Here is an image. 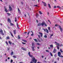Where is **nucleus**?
Wrapping results in <instances>:
<instances>
[{
	"instance_id": "obj_1",
	"label": "nucleus",
	"mask_w": 63,
	"mask_h": 63,
	"mask_svg": "<svg viewBox=\"0 0 63 63\" xmlns=\"http://www.w3.org/2000/svg\"><path fill=\"white\" fill-rule=\"evenodd\" d=\"M32 60L31 62L30 63H32L34 62V63H36L37 62V60H36V59L35 58V57H32Z\"/></svg>"
},
{
	"instance_id": "obj_2",
	"label": "nucleus",
	"mask_w": 63,
	"mask_h": 63,
	"mask_svg": "<svg viewBox=\"0 0 63 63\" xmlns=\"http://www.w3.org/2000/svg\"><path fill=\"white\" fill-rule=\"evenodd\" d=\"M42 26H43L44 25H45V26H47V24H46L45 23V22H43V23L42 24Z\"/></svg>"
},
{
	"instance_id": "obj_3",
	"label": "nucleus",
	"mask_w": 63,
	"mask_h": 63,
	"mask_svg": "<svg viewBox=\"0 0 63 63\" xmlns=\"http://www.w3.org/2000/svg\"><path fill=\"white\" fill-rule=\"evenodd\" d=\"M0 32L2 35H3H3H4V34L3 33V30H1V29H0Z\"/></svg>"
},
{
	"instance_id": "obj_4",
	"label": "nucleus",
	"mask_w": 63,
	"mask_h": 63,
	"mask_svg": "<svg viewBox=\"0 0 63 63\" xmlns=\"http://www.w3.org/2000/svg\"><path fill=\"white\" fill-rule=\"evenodd\" d=\"M56 51H57V50L56 49H55V48H54V49L53 50V52L54 53H56Z\"/></svg>"
},
{
	"instance_id": "obj_5",
	"label": "nucleus",
	"mask_w": 63,
	"mask_h": 63,
	"mask_svg": "<svg viewBox=\"0 0 63 63\" xmlns=\"http://www.w3.org/2000/svg\"><path fill=\"white\" fill-rule=\"evenodd\" d=\"M42 3L44 4V6H47V4H46V2L43 1H42Z\"/></svg>"
},
{
	"instance_id": "obj_6",
	"label": "nucleus",
	"mask_w": 63,
	"mask_h": 63,
	"mask_svg": "<svg viewBox=\"0 0 63 63\" xmlns=\"http://www.w3.org/2000/svg\"><path fill=\"white\" fill-rule=\"evenodd\" d=\"M9 8L10 9L9 10V11L11 12L12 11V8L10 6H9Z\"/></svg>"
},
{
	"instance_id": "obj_7",
	"label": "nucleus",
	"mask_w": 63,
	"mask_h": 63,
	"mask_svg": "<svg viewBox=\"0 0 63 63\" xmlns=\"http://www.w3.org/2000/svg\"><path fill=\"white\" fill-rule=\"evenodd\" d=\"M61 52H59L58 53V55L59 56L61 55Z\"/></svg>"
},
{
	"instance_id": "obj_8",
	"label": "nucleus",
	"mask_w": 63,
	"mask_h": 63,
	"mask_svg": "<svg viewBox=\"0 0 63 63\" xmlns=\"http://www.w3.org/2000/svg\"><path fill=\"white\" fill-rule=\"evenodd\" d=\"M8 21L9 22V23H11V19H10V18H8Z\"/></svg>"
},
{
	"instance_id": "obj_9",
	"label": "nucleus",
	"mask_w": 63,
	"mask_h": 63,
	"mask_svg": "<svg viewBox=\"0 0 63 63\" xmlns=\"http://www.w3.org/2000/svg\"><path fill=\"white\" fill-rule=\"evenodd\" d=\"M43 23V22L42 23H39L38 24V26H41V25H42V24Z\"/></svg>"
},
{
	"instance_id": "obj_10",
	"label": "nucleus",
	"mask_w": 63,
	"mask_h": 63,
	"mask_svg": "<svg viewBox=\"0 0 63 63\" xmlns=\"http://www.w3.org/2000/svg\"><path fill=\"white\" fill-rule=\"evenodd\" d=\"M4 10L7 13L8 12V10H7V8H6L5 7H4Z\"/></svg>"
},
{
	"instance_id": "obj_11",
	"label": "nucleus",
	"mask_w": 63,
	"mask_h": 63,
	"mask_svg": "<svg viewBox=\"0 0 63 63\" xmlns=\"http://www.w3.org/2000/svg\"><path fill=\"white\" fill-rule=\"evenodd\" d=\"M55 44H56L58 46H59V44L57 43V42H55Z\"/></svg>"
},
{
	"instance_id": "obj_12",
	"label": "nucleus",
	"mask_w": 63,
	"mask_h": 63,
	"mask_svg": "<svg viewBox=\"0 0 63 63\" xmlns=\"http://www.w3.org/2000/svg\"><path fill=\"white\" fill-rule=\"evenodd\" d=\"M39 34H40L41 36V37H42L43 36V33H41V32H39Z\"/></svg>"
},
{
	"instance_id": "obj_13",
	"label": "nucleus",
	"mask_w": 63,
	"mask_h": 63,
	"mask_svg": "<svg viewBox=\"0 0 63 63\" xmlns=\"http://www.w3.org/2000/svg\"><path fill=\"white\" fill-rule=\"evenodd\" d=\"M59 27L60 29V30L61 32H62V28H61V27H60V26H59Z\"/></svg>"
},
{
	"instance_id": "obj_14",
	"label": "nucleus",
	"mask_w": 63,
	"mask_h": 63,
	"mask_svg": "<svg viewBox=\"0 0 63 63\" xmlns=\"http://www.w3.org/2000/svg\"><path fill=\"white\" fill-rule=\"evenodd\" d=\"M34 46L33 47H32V50H33V51H35V49H34Z\"/></svg>"
},
{
	"instance_id": "obj_15",
	"label": "nucleus",
	"mask_w": 63,
	"mask_h": 63,
	"mask_svg": "<svg viewBox=\"0 0 63 63\" xmlns=\"http://www.w3.org/2000/svg\"><path fill=\"white\" fill-rule=\"evenodd\" d=\"M10 39V37H9V36H7V37L6 38V40H9Z\"/></svg>"
},
{
	"instance_id": "obj_16",
	"label": "nucleus",
	"mask_w": 63,
	"mask_h": 63,
	"mask_svg": "<svg viewBox=\"0 0 63 63\" xmlns=\"http://www.w3.org/2000/svg\"><path fill=\"white\" fill-rule=\"evenodd\" d=\"M13 54H14V52L12 51L11 53V55H13Z\"/></svg>"
},
{
	"instance_id": "obj_17",
	"label": "nucleus",
	"mask_w": 63,
	"mask_h": 63,
	"mask_svg": "<svg viewBox=\"0 0 63 63\" xmlns=\"http://www.w3.org/2000/svg\"><path fill=\"white\" fill-rule=\"evenodd\" d=\"M50 47H51V48H53V45H50Z\"/></svg>"
},
{
	"instance_id": "obj_18",
	"label": "nucleus",
	"mask_w": 63,
	"mask_h": 63,
	"mask_svg": "<svg viewBox=\"0 0 63 63\" xmlns=\"http://www.w3.org/2000/svg\"><path fill=\"white\" fill-rule=\"evenodd\" d=\"M16 30H13V32H14V34H16Z\"/></svg>"
},
{
	"instance_id": "obj_19",
	"label": "nucleus",
	"mask_w": 63,
	"mask_h": 63,
	"mask_svg": "<svg viewBox=\"0 0 63 63\" xmlns=\"http://www.w3.org/2000/svg\"><path fill=\"white\" fill-rule=\"evenodd\" d=\"M7 14H8V16H11V15L9 13H7Z\"/></svg>"
},
{
	"instance_id": "obj_20",
	"label": "nucleus",
	"mask_w": 63,
	"mask_h": 63,
	"mask_svg": "<svg viewBox=\"0 0 63 63\" xmlns=\"http://www.w3.org/2000/svg\"><path fill=\"white\" fill-rule=\"evenodd\" d=\"M50 54L51 56H53V55H52V53H51V52H50Z\"/></svg>"
},
{
	"instance_id": "obj_21",
	"label": "nucleus",
	"mask_w": 63,
	"mask_h": 63,
	"mask_svg": "<svg viewBox=\"0 0 63 63\" xmlns=\"http://www.w3.org/2000/svg\"><path fill=\"white\" fill-rule=\"evenodd\" d=\"M10 33L11 35L12 36V37H14V36H13V34H12V33H11V32H10Z\"/></svg>"
},
{
	"instance_id": "obj_22",
	"label": "nucleus",
	"mask_w": 63,
	"mask_h": 63,
	"mask_svg": "<svg viewBox=\"0 0 63 63\" xmlns=\"http://www.w3.org/2000/svg\"><path fill=\"white\" fill-rule=\"evenodd\" d=\"M9 43V44H10V45H11V44H12V42H11V41H8Z\"/></svg>"
},
{
	"instance_id": "obj_23",
	"label": "nucleus",
	"mask_w": 63,
	"mask_h": 63,
	"mask_svg": "<svg viewBox=\"0 0 63 63\" xmlns=\"http://www.w3.org/2000/svg\"><path fill=\"white\" fill-rule=\"evenodd\" d=\"M34 41H35L36 42H37H37H38V40H37V39H34Z\"/></svg>"
},
{
	"instance_id": "obj_24",
	"label": "nucleus",
	"mask_w": 63,
	"mask_h": 63,
	"mask_svg": "<svg viewBox=\"0 0 63 63\" xmlns=\"http://www.w3.org/2000/svg\"><path fill=\"white\" fill-rule=\"evenodd\" d=\"M10 24L11 26H13L14 25V24L12 23H10Z\"/></svg>"
},
{
	"instance_id": "obj_25",
	"label": "nucleus",
	"mask_w": 63,
	"mask_h": 63,
	"mask_svg": "<svg viewBox=\"0 0 63 63\" xmlns=\"http://www.w3.org/2000/svg\"><path fill=\"white\" fill-rule=\"evenodd\" d=\"M18 39H20V37H19V35H18Z\"/></svg>"
},
{
	"instance_id": "obj_26",
	"label": "nucleus",
	"mask_w": 63,
	"mask_h": 63,
	"mask_svg": "<svg viewBox=\"0 0 63 63\" xmlns=\"http://www.w3.org/2000/svg\"><path fill=\"white\" fill-rule=\"evenodd\" d=\"M46 30L47 33H48V30H47V29H46Z\"/></svg>"
},
{
	"instance_id": "obj_27",
	"label": "nucleus",
	"mask_w": 63,
	"mask_h": 63,
	"mask_svg": "<svg viewBox=\"0 0 63 63\" xmlns=\"http://www.w3.org/2000/svg\"><path fill=\"white\" fill-rule=\"evenodd\" d=\"M13 57L14 58H16V56L13 55Z\"/></svg>"
},
{
	"instance_id": "obj_28",
	"label": "nucleus",
	"mask_w": 63,
	"mask_h": 63,
	"mask_svg": "<svg viewBox=\"0 0 63 63\" xmlns=\"http://www.w3.org/2000/svg\"><path fill=\"white\" fill-rule=\"evenodd\" d=\"M15 22H16L17 21V19H16V18H15Z\"/></svg>"
},
{
	"instance_id": "obj_29",
	"label": "nucleus",
	"mask_w": 63,
	"mask_h": 63,
	"mask_svg": "<svg viewBox=\"0 0 63 63\" xmlns=\"http://www.w3.org/2000/svg\"><path fill=\"white\" fill-rule=\"evenodd\" d=\"M39 13L40 15L42 14V12L40 11H39Z\"/></svg>"
},
{
	"instance_id": "obj_30",
	"label": "nucleus",
	"mask_w": 63,
	"mask_h": 63,
	"mask_svg": "<svg viewBox=\"0 0 63 63\" xmlns=\"http://www.w3.org/2000/svg\"><path fill=\"white\" fill-rule=\"evenodd\" d=\"M44 37L45 38H47V36L46 35H44Z\"/></svg>"
},
{
	"instance_id": "obj_31",
	"label": "nucleus",
	"mask_w": 63,
	"mask_h": 63,
	"mask_svg": "<svg viewBox=\"0 0 63 63\" xmlns=\"http://www.w3.org/2000/svg\"><path fill=\"white\" fill-rule=\"evenodd\" d=\"M32 47H34V44L33 43H32Z\"/></svg>"
},
{
	"instance_id": "obj_32",
	"label": "nucleus",
	"mask_w": 63,
	"mask_h": 63,
	"mask_svg": "<svg viewBox=\"0 0 63 63\" xmlns=\"http://www.w3.org/2000/svg\"><path fill=\"white\" fill-rule=\"evenodd\" d=\"M17 26L18 29H19V27H18V23H17Z\"/></svg>"
},
{
	"instance_id": "obj_33",
	"label": "nucleus",
	"mask_w": 63,
	"mask_h": 63,
	"mask_svg": "<svg viewBox=\"0 0 63 63\" xmlns=\"http://www.w3.org/2000/svg\"><path fill=\"white\" fill-rule=\"evenodd\" d=\"M22 41H23L24 42H26H26H27V41L26 40H22Z\"/></svg>"
},
{
	"instance_id": "obj_34",
	"label": "nucleus",
	"mask_w": 63,
	"mask_h": 63,
	"mask_svg": "<svg viewBox=\"0 0 63 63\" xmlns=\"http://www.w3.org/2000/svg\"><path fill=\"white\" fill-rule=\"evenodd\" d=\"M59 57H61V58H63V56L62 55H60L59 56Z\"/></svg>"
},
{
	"instance_id": "obj_35",
	"label": "nucleus",
	"mask_w": 63,
	"mask_h": 63,
	"mask_svg": "<svg viewBox=\"0 0 63 63\" xmlns=\"http://www.w3.org/2000/svg\"><path fill=\"white\" fill-rule=\"evenodd\" d=\"M48 6L49 8L50 9V8H51V7L50 6V4H48Z\"/></svg>"
},
{
	"instance_id": "obj_36",
	"label": "nucleus",
	"mask_w": 63,
	"mask_h": 63,
	"mask_svg": "<svg viewBox=\"0 0 63 63\" xmlns=\"http://www.w3.org/2000/svg\"><path fill=\"white\" fill-rule=\"evenodd\" d=\"M18 12H19V13H20V10H19V9L18 8Z\"/></svg>"
},
{
	"instance_id": "obj_37",
	"label": "nucleus",
	"mask_w": 63,
	"mask_h": 63,
	"mask_svg": "<svg viewBox=\"0 0 63 63\" xmlns=\"http://www.w3.org/2000/svg\"><path fill=\"white\" fill-rule=\"evenodd\" d=\"M37 39L39 42H41V41L40 40V39Z\"/></svg>"
},
{
	"instance_id": "obj_38",
	"label": "nucleus",
	"mask_w": 63,
	"mask_h": 63,
	"mask_svg": "<svg viewBox=\"0 0 63 63\" xmlns=\"http://www.w3.org/2000/svg\"><path fill=\"white\" fill-rule=\"evenodd\" d=\"M56 47H57L58 49L59 50V47L57 46Z\"/></svg>"
},
{
	"instance_id": "obj_39",
	"label": "nucleus",
	"mask_w": 63,
	"mask_h": 63,
	"mask_svg": "<svg viewBox=\"0 0 63 63\" xmlns=\"http://www.w3.org/2000/svg\"><path fill=\"white\" fill-rule=\"evenodd\" d=\"M29 56H30V57H33V55H30Z\"/></svg>"
},
{
	"instance_id": "obj_40",
	"label": "nucleus",
	"mask_w": 63,
	"mask_h": 63,
	"mask_svg": "<svg viewBox=\"0 0 63 63\" xmlns=\"http://www.w3.org/2000/svg\"><path fill=\"white\" fill-rule=\"evenodd\" d=\"M10 62L11 63H12V62H13V60H11Z\"/></svg>"
},
{
	"instance_id": "obj_41",
	"label": "nucleus",
	"mask_w": 63,
	"mask_h": 63,
	"mask_svg": "<svg viewBox=\"0 0 63 63\" xmlns=\"http://www.w3.org/2000/svg\"><path fill=\"white\" fill-rule=\"evenodd\" d=\"M28 55H29V56L31 55H30V52H29Z\"/></svg>"
},
{
	"instance_id": "obj_42",
	"label": "nucleus",
	"mask_w": 63,
	"mask_h": 63,
	"mask_svg": "<svg viewBox=\"0 0 63 63\" xmlns=\"http://www.w3.org/2000/svg\"><path fill=\"white\" fill-rule=\"evenodd\" d=\"M31 35L32 36H33L34 35V34H33V32H32V34Z\"/></svg>"
},
{
	"instance_id": "obj_43",
	"label": "nucleus",
	"mask_w": 63,
	"mask_h": 63,
	"mask_svg": "<svg viewBox=\"0 0 63 63\" xmlns=\"http://www.w3.org/2000/svg\"><path fill=\"white\" fill-rule=\"evenodd\" d=\"M60 51H61V52H62V53L63 52V51L61 49H60Z\"/></svg>"
},
{
	"instance_id": "obj_44",
	"label": "nucleus",
	"mask_w": 63,
	"mask_h": 63,
	"mask_svg": "<svg viewBox=\"0 0 63 63\" xmlns=\"http://www.w3.org/2000/svg\"><path fill=\"white\" fill-rule=\"evenodd\" d=\"M38 6V5H35L34 6V7H37Z\"/></svg>"
},
{
	"instance_id": "obj_45",
	"label": "nucleus",
	"mask_w": 63,
	"mask_h": 63,
	"mask_svg": "<svg viewBox=\"0 0 63 63\" xmlns=\"http://www.w3.org/2000/svg\"><path fill=\"white\" fill-rule=\"evenodd\" d=\"M22 44L23 45H25V44H26V43H23V42H22Z\"/></svg>"
},
{
	"instance_id": "obj_46",
	"label": "nucleus",
	"mask_w": 63,
	"mask_h": 63,
	"mask_svg": "<svg viewBox=\"0 0 63 63\" xmlns=\"http://www.w3.org/2000/svg\"><path fill=\"white\" fill-rule=\"evenodd\" d=\"M24 48H23V47H21V49H22V50H24Z\"/></svg>"
},
{
	"instance_id": "obj_47",
	"label": "nucleus",
	"mask_w": 63,
	"mask_h": 63,
	"mask_svg": "<svg viewBox=\"0 0 63 63\" xmlns=\"http://www.w3.org/2000/svg\"><path fill=\"white\" fill-rule=\"evenodd\" d=\"M5 43L7 45H8V42H7L6 41Z\"/></svg>"
},
{
	"instance_id": "obj_48",
	"label": "nucleus",
	"mask_w": 63,
	"mask_h": 63,
	"mask_svg": "<svg viewBox=\"0 0 63 63\" xmlns=\"http://www.w3.org/2000/svg\"><path fill=\"white\" fill-rule=\"evenodd\" d=\"M53 34H51L50 35V37H52V36H53Z\"/></svg>"
},
{
	"instance_id": "obj_49",
	"label": "nucleus",
	"mask_w": 63,
	"mask_h": 63,
	"mask_svg": "<svg viewBox=\"0 0 63 63\" xmlns=\"http://www.w3.org/2000/svg\"><path fill=\"white\" fill-rule=\"evenodd\" d=\"M24 50H25L26 51V48H24Z\"/></svg>"
},
{
	"instance_id": "obj_50",
	"label": "nucleus",
	"mask_w": 63,
	"mask_h": 63,
	"mask_svg": "<svg viewBox=\"0 0 63 63\" xmlns=\"http://www.w3.org/2000/svg\"><path fill=\"white\" fill-rule=\"evenodd\" d=\"M38 37L39 38V39H40V36L39 35H38Z\"/></svg>"
},
{
	"instance_id": "obj_51",
	"label": "nucleus",
	"mask_w": 63,
	"mask_h": 63,
	"mask_svg": "<svg viewBox=\"0 0 63 63\" xmlns=\"http://www.w3.org/2000/svg\"><path fill=\"white\" fill-rule=\"evenodd\" d=\"M48 30H50V27H48Z\"/></svg>"
},
{
	"instance_id": "obj_52",
	"label": "nucleus",
	"mask_w": 63,
	"mask_h": 63,
	"mask_svg": "<svg viewBox=\"0 0 63 63\" xmlns=\"http://www.w3.org/2000/svg\"><path fill=\"white\" fill-rule=\"evenodd\" d=\"M30 33V31H29L28 32V35H29V34Z\"/></svg>"
},
{
	"instance_id": "obj_53",
	"label": "nucleus",
	"mask_w": 63,
	"mask_h": 63,
	"mask_svg": "<svg viewBox=\"0 0 63 63\" xmlns=\"http://www.w3.org/2000/svg\"><path fill=\"white\" fill-rule=\"evenodd\" d=\"M37 45H40V43H38L37 44Z\"/></svg>"
},
{
	"instance_id": "obj_54",
	"label": "nucleus",
	"mask_w": 63,
	"mask_h": 63,
	"mask_svg": "<svg viewBox=\"0 0 63 63\" xmlns=\"http://www.w3.org/2000/svg\"><path fill=\"white\" fill-rule=\"evenodd\" d=\"M44 63H46L47 62H46V61H44Z\"/></svg>"
},
{
	"instance_id": "obj_55",
	"label": "nucleus",
	"mask_w": 63,
	"mask_h": 63,
	"mask_svg": "<svg viewBox=\"0 0 63 63\" xmlns=\"http://www.w3.org/2000/svg\"><path fill=\"white\" fill-rule=\"evenodd\" d=\"M48 22H49V23H50V24H51V22H50V21H49V20H48Z\"/></svg>"
},
{
	"instance_id": "obj_56",
	"label": "nucleus",
	"mask_w": 63,
	"mask_h": 63,
	"mask_svg": "<svg viewBox=\"0 0 63 63\" xmlns=\"http://www.w3.org/2000/svg\"><path fill=\"white\" fill-rule=\"evenodd\" d=\"M46 51L47 52H49V51L47 50H46Z\"/></svg>"
},
{
	"instance_id": "obj_57",
	"label": "nucleus",
	"mask_w": 63,
	"mask_h": 63,
	"mask_svg": "<svg viewBox=\"0 0 63 63\" xmlns=\"http://www.w3.org/2000/svg\"><path fill=\"white\" fill-rule=\"evenodd\" d=\"M56 8V6H54V8Z\"/></svg>"
},
{
	"instance_id": "obj_58",
	"label": "nucleus",
	"mask_w": 63,
	"mask_h": 63,
	"mask_svg": "<svg viewBox=\"0 0 63 63\" xmlns=\"http://www.w3.org/2000/svg\"><path fill=\"white\" fill-rule=\"evenodd\" d=\"M10 50V49H9V48H7V50Z\"/></svg>"
},
{
	"instance_id": "obj_59",
	"label": "nucleus",
	"mask_w": 63,
	"mask_h": 63,
	"mask_svg": "<svg viewBox=\"0 0 63 63\" xmlns=\"http://www.w3.org/2000/svg\"><path fill=\"white\" fill-rule=\"evenodd\" d=\"M58 60V61H59V58H58L57 59Z\"/></svg>"
},
{
	"instance_id": "obj_60",
	"label": "nucleus",
	"mask_w": 63,
	"mask_h": 63,
	"mask_svg": "<svg viewBox=\"0 0 63 63\" xmlns=\"http://www.w3.org/2000/svg\"><path fill=\"white\" fill-rule=\"evenodd\" d=\"M60 6H57V8H59Z\"/></svg>"
},
{
	"instance_id": "obj_61",
	"label": "nucleus",
	"mask_w": 63,
	"mask_h": 63,
	"mask_svg": "<svg viewBox=\"0 0 63 63\" xmlns=\"http://www.w3.org/2000/svg\"><path fill=\"white\" fill-rule=\"evenodd\" d=\"M57 26V24L55 25V26Z\"/></svg>"
},
{
	"instance_id": "obj_62",
	"label": "nucleus",
	"mask_w": 63,
	"mask_h": 63,
	"mask_svg": "<svg viewBox=\"0 0 63 63\" xmlns=\"http://www.w3.org/2000/svg\"><path fill=\"white\" fill-rule=\"evenodd\" d=\"M7 59H6L5 60V61H6V62H7Z\"/></svg>"
},
{
	"instance_id": "obj_63",
	"label": "nucleus",
	"mask_w": 63,
	"mask_h": 63,
	"mask_svg": "<svg viewBox=\"0 0 63 63\" xmlns=\"http://www.w3.org/2000/svg\"><path fill=\"white\" fill-rule=\"evenodd\" d=\"M10 59V57H8V59Z\"/></svg>"
},
{
	"instance_id": "obj_64",
	"label": "nucleus",
	"mask_w": 63,
	"mask_h": 63,
	"mask_svg": "<svg viewBox=\"0 0 63 63\" xmlns=\"http://www.w3.org/2000/svg\"><path fill=\"white\" fill-rule=\"evenodd\" d=\"M57 63V62H54V63Z\"/></svg>"
}]
</instances>
